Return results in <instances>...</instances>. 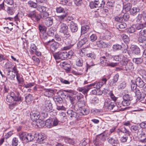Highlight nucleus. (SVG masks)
I'll return each instance as SVG.
<instances>
[{"mask_svg": "<svg viewBox=\"0 0 146 146\" xmlns=\"http://www.w3.org/2000/svg\"><path fill=\"white\" fill-rule=\"evenodd\" d=\"M18 135L20 140L25 143L32 141L35 137L31 133L25 132H20L18 133Z\"/></svg>", "mask_w": 146, "mask_h": 146, "instance_id": "obj_1", "label": "nucleus"}, {"mask_svg": "<svg viewBox=\"0 0 146 146\" xmlns=\"http://www.w3.org/2000/svg\"><path fill=\"white\" fill-rule=\"evenodd\" d=\"M105 2L103 0H95L90 2V6L91 8L98 9V8L104 7Z\"/></svg>", "mask_w": 146, "mask_h": 146, "instance_id": "obj_2", "label": "nucleus"}, {"mask_svg": "<svg viewBox=\"0 0 146 146\" xmlns=\"http://www.w3.org/2000/svg\"><path fill=\"white\" fill-rule=\"evenodd\" d=\"M53 107L51 101L50 100H47L44 102V107L43 109V111L42 114H44V115L45 113L50 111L52 110Z\"/></svg>", "mask_w": 146, "mask_h": 146, "instance_id": "obj_3", "label": "nucleus"}, {"mask_svg": "<svg viewBox=\"0 0 146 146\" xmlns=\"http://www.w3.org/2000/svg\"><path fill=\"white\" fill-rule=\"evenodd\" d=\"M48 44L50 45V50L52 52H54L61 46V45L59 43L54 41L53 39H52L51 41H49L48 42Z\"/></svg>", "mask_w": 146, "mask_h": 146, "instance_id": "obj_4", "label": "nucleus"}, {"mask_svg": "<svg viewBox=\"0 0 146 146\" xmlns=\"http://www.w3.org/2000/svg\"><path fill=\"white\" fill-rule=\"evenodd\" d=\"M27 16L31 18L32 20L35 21H38L40 18V16L37 14L35 11L30 12L27 14Z\"/></svg>", "mask_w": 146, "mask_h": 146, "instance_id": "obj_5", "label": "nucleus"}, {"mask_svg": "<svg viewBox=\"0 0 146 146\" xmlns=\"http://www.w3.org/2000/svg\"><path fill=\"white\" fill-rule=\"evenodd\" d=\"M113 58L116 61H122L123 62V64L124 65L126 64L128 61V59L122 54L115 55L114 56Z\"/></svg>", "mask_w": 146, "mask_h": 146, "instance_id": "obj_6", "label": "nucleus"}, {"mask_svg": "<svg viewBox=\"0 0 146 146\" xmlns=\"http://www.w3.org/2000/svg\"><path fill=\"white\" fill-rule=\"evenodd\" d=\"M34 139L38 143H43V141L46 139V137L41 134H35L33 137Z\"/></svg>", "mask_w": 146, "mask_h": 146, "instance_id": "obj_7", "label": "nucleus"}, {"mask_svg": "<svg viewBox=\"0 0 146 146\" xmlns=\"http://www.w3.org/2000/svg\"><path fill=\"white\" fill-rule=\"evenodd\" d=\"M67 113L68 117L71 118V119L78 120L79 115L76 112L71 110H68Z\"/></svg>", "mask_w": 146, "mask_h": 146, "instance_id": "obj_8", "label": "nucleus"}, {"mask_svg": "<svg viewBox=\"0 0 146 146\" xmlns=\"http://www.w3.org/2000/svg\"><path fill=\"white\" fill-rule=\"evenodd\" d=\"M30 115L31 119L33 121L35 122L40 119V113L37 111L32 112L31 113Z\"/></svg>", "mask_w": 146, "mask_h": 146, "instance_id": "obj_9", "label": "nucleus"}, {"mask_svg": "<svg viewBox=\"0 0 146 146\" xmlns=\"http://www.w3.org/2000/svg\"><path fill=\"white\" fill-rule=\"evenodd\" d=\"M69 25L71 31L72 33H75L78 31V27L77 24L73 21L70 22Z\"/></svg>", "mask_w": 146, "mask_h": 146, "instance_id": "obj_10", "label": "nucleus"}, {"mask_svg": "<svg viewBox=\"0 0 146 146\" xmlns=\"http://www.w3.org/2000/svg\"><path fill=\"white\" fill-rule=\"evenodd\" d=\"M135 83L137 86L142 88L144 85V82L142 79L139 77L136 78L135 80Z\"/></svg>", "mask_w": 146, "mask_h": 146, "instance_id": "obj_11", "label": "nucleus"}, {"mask_svg": "<svg viewBox=\"0 0 146 146\" xmlns=\"http://www.w3.org/2000/svg\"><path fill=\"white\" fill-rule=\"evenodd\" d=\"M60 27V31L63 33H66L68 31V27L66 24L61 23L59 24Z\"/></svg>", "mask_w": 146, "mask_h": 146, "instance_id": "obj_12", "label": "nucleus"}, {"mask_svg": "<svg viewBox=\"0 0 146 146\" xmlns=\"http://www.w3.org/2000/svg\"><path fill=\"white\" fill-rule=\"evenodd\" d=\"M96 42L97 46L100 48H107L109 45L108 43L104 42L102 40L97 41Z\"/></svg>", "mask_w": 146, "mask_h": 146, "instance_id": "obj_13", "label": "nucleus"}, {"mask_svg": "<svg viewBox=\"0 0 146 146\" xmlns=\"http://www.w3.org/2000/svg\"><path fill=\"white\" fill-rule=\"evenodd\" d=\"M130 48L133 53L135 54H138L140 52V48L135 45H132Z\"/></svg>", "mask_w": 146, "mask_h": 146, "instance_id": "obj_14", "label": "nucleus"}, {"mask_svg": "<svg viewBox=\"0 0 146 146\" xmlns=\"http://www.w3.org/2000/svg\"><path fill=\"white\" fill-rule=\"evenodd\" d=\"M90 89V88L85 86L83 87L79 88L78 89V90L80 92H82V93L85 94H87Z\"/></svg>", "mask_w": 146, "mask_h": 146, "instance_id": "obj_15", "label": "nucleus"}, {"mask_svg": "<svg viewBox=\"0 0 146 146\" xmlns=\"http://www.w3.org/2000/svg\"><path fill=\"white\" fill-rule=\"evenodd\" d=\"M53 19L52 17H47L45 18V23L47 27L50 26L53 24Z\"/></svg>", "mask_w": 146, "mask_h": 146, "instance_id": "obj_16", "label": "nucleus"}, {"mask_svg": "<svg viewBox=\"0 0 146 146\" xmlns=\"http://www.w3.org/2000/svg\"><path fill=\"white\" fill-rule=\"evenodd\" d=\"M125 66V70L127 72L132 70L134 68L133 64L131 62H128L127 63Z\"/></svg>", "mask_w": 146, "mask_h": 146, "instance_id": "obj_17", "label": "nucleus"}, {"mask_svg": "<svg viewBox=\"0 0 146 146\" xmlns=\"http://www.w3.org/2000/svg\"><path fill=\"white\" fill-rule=\"evenodd\" d=\"M44 95L48 97L52 96L53 94L54 91L50 89H44Z\"/></svg>", "mask_w": 146, "mask_h": 146, "instance_id": "obj_18", "label": "nucleus"}, {"mask_svg": "<svg viewBox=\"0 0 146 146\" xmlns=\"http://www.w3.org/2000/svg\"><path fill=\"white\" fill-rule=\"evenodd\" d=\"M16 79L18 82V84H20V85H22L24 81L22 76L19 73L16 75Z\"/></svg>", "mask_w": 146, "mask_h": 146, "instance_id": "obj_19", "label": "nucleus"}, {"mask_svg": "<svg viewBox=\"0 0 146 146\" xmlns=\"http://www.w3.org/2000/svg\"><path fill=\"white\" fill-rule=\"evenodd\" d=\"M136 25H133L131 27L127 28V32L129 33H132L135 32L136 30Z\"/></svg>", "mask_w": 146, "mask_h": 146, "instance_id": "obj_20", "label": "nucleus"}, {"mask_svg": "<svg viewBox=\"0 0 146 146\" xmlns=\"http://www.w3.org/2000/svg\"><path fill=\"white\" fill-rule=\"evenodd\" d=\"M12 92L14 94V96L12 97L13 100L14 101H19L21 100V96L18 92Z\"/></svg>", "mask_w": 146, "mask_h": 146, "instance_id": "obj_21", "label": "nucleus"}, {"mask_svg": "<svg viewBox=\"0 0 146 146\" xmlns=\"http://www.w3.org/2000/svg\"><path fill=\"white\" fill-rule=\"evenodd\" d=\"M90 29V27L87 25H86L82 27L81 29V33L82 34H84L88 32Z\"/></svg>", "mask_w": 146, "mask_h": 146, "instance_id": "obj_22", "label": "nucleus"}, {"mask_svg": "<svg viewBox=\"0 0 146 146\" xmlns=\"http://www.w3.org/2000/svg\"><path fill=\"white\" fill-rule=\"evenodd\" d=\"M132 7V4L130 3H128L125 5H124L123 7V9L126 12H128L130 11Z\"/></svg>", "mask_w": 146, "mask_h": 146, "instance_id": "obj_23", "label": "nucleus"}, {"mask_svg": "<svg viewBox=\"0 0 146 146\" xmlns=\"http://www.w3.org/2000/svg\"><path fill=\"white\" fill-rule=\"evenodd\" d=\"M7 76V78L11 80L14 79L15 77V74H13V73L9 70L8 71Z\"/></svg>", "mask_w": 146, "mask_h": 146, "instance_id": "obj_24", "label": "nucleus"}, {"mask_svg": "<svg viewBox=\"0 0 146 146\" xmlns=\"http://www.w3.org/2000/svg\"><path fill=\"white\" fill-rule=\"evenodd\" d=\"M53 100L56 105L61 104L62 102V99L60 97L55 96L53 98Z\"/></svg>", "mask_w": 146, "mask_h": 146, "instance_id": "obj_25", "label": "nucleus"}, {"mask_svg": "<svg viewBox=\"0 0 146 146\" xmlns=\"http://www.w3.org/2000/svg\"><path fill=\"white\" fill-rule=\"evenodd\" d=\"M87 41L86 37L84 38L83 39L77 43V46L79 48L81 47L83 44L86 43Z\"/></svg>", "mask_w": 146, "mask_h": 146, "instance_id": "obj_26", "label": "nucleus"}, {"mask_svg": "<svg viewBox=\"0 0 146 146\" xmlns=\"http://www.w3.org/2000/svg\"><path fill=\"white\" fill-rule=\"evenodd\" d=\"M36 125L37 126L39 127H43L45 125V123L44 121L40 119L36 121Z\"/></svg>", "mask_w": 146, "mask_h": 146, "instance_id": "obj_27", "label": "nucleus"}, {"mask_svg": "<svg viewBox=\"0 0 146 146\" xmlns=\"http://www.w3.org/2000/svg\"><path fill=\"white\" fill-rule=\"evenodd\" d=\"M103 140H101L100 137L96 138L94 141V144L96 146L101 145L103 143Z\"/></svg>", "mask_w": 146, "mask_h": 146, "instance_id": "obj_28", "label": "nucleus"}, {"mask_svg": "<svg viewBox=\"0 0 146 146\" xmlns=\"http://www.w3.org/2000/svg\"><path fill=\"white\" fill-rule=\"evenodd\" d=\"M25 101L28 104L30 103L33 100V96L31 94H29L25 97Z\"/></svg>", "mask_w": 146, "mask_h": 146, "instance_id": "obj_29", "label": "nucleus"}, {"mask_svg": "<svg viewBox=\"0 0 146 146\" xmlns=\"http://www.w3.org/2000/svg\"><path fill=\"white\" fill-rule=\"evenodd\" d=\"M45 125L48 127L50 128L53 127L52 120L50 119L46 120L45 122Z\"/></svg>", "mask_w": 146, "mask_h": 146, "instance_id": "obj_30", "label": "nucleus"}, {"mask_svg": "<svg viewBox=\"0 0 146 146\" xmlns=\"http://www.w3.org/2000/svg\"><path fill=\"white\" fill-rule=\"evenodd\" d=\"M133 60L136 64H140L143 62V59L142 57L135 58H133Z\"/></svg>", "mask_w": 146, "mask_h": 146, "instance_id": "obj_31", "label": "nucleus"}, {"mask_svg": "<svg viewBox=\"0 0 146 146\" xmlns=\"http://www.w3.org/2000/svg\"><path fill=\"white\" fill-rule=\"evenodd\" d=\"M140 129V127L138 126L137 125H133L130 128L131 130L135 133L138 132Z\"/></svg>", "mask_w": 146, "mask_h": 146, "instance_id": "obj_32", "label": "nucleus"}, {"mask_svg": "<svg viewBox=\"0 0 146 146\" xmlns=\"http://www.w3.org/2000/svg\"><path fill=\"white\" fill-rule=\"evenodd\" d=\"M108 139L109 142L111 144H117L118 143V141L116 139H114L112 137H109Z\"/></svg>", "mask_w": 146, "mask_h": 146, "instance_id": "obj_33", "label": "nucleus"}, {"mask_svg": "<svg viewBox=\"0 0 146 146\" xmlns=\"http://www.w3.org/2000/svg\"><path fill=\"white\" fill-rule=\"evenodd\" d=\"M13 96L14 94L13 92L11 93L10 94H9L7 95L6 99V101L9 102H11L13 100V98L12 97H13Z\"/></svg>", "mask_w": 146, "mask_h": 146, "instance_id": "obj_34", "label": "nucleus"}, {"mask_svg": "<svg viewBox=\"0 0 146 146\" xmlns=\"http://www.w3.org/2000/svg\"><path fill=\"white\" fill-rule=\"evenodd\" d=\"M117 65V64L116 63L111 62L106 63L105 62V64H104V66H108L111 67H113Z\"/></svg>", "mask_w": 146, "mask_h": 146, "instance_id": "obj_35", "label": "nucleus"}, {"mask_svg": "<svg viewBox=\"0 0 146 146\" xmlns=\"http://www.w3.org/2000/svg\"><path fill=\"white\" fill-rule=\"evenodd\" d=\"M140 9L139 8L137 7H133L132 9H131L130 13L131 14L133 15L136 13L139 12Z\"/></svg>", "mask_w": 146, "mask_h": 146, "instance_id": "obj_36", "label": "nucleus"}, {"mask_svg": "<svg viewBox=\"0 0 146 146\" xmlns=\"http://www.w3.org/2000/svg\"><path fill=\"white\" fill-rule=\"evenodd\" d=\"M117 28H119L121 29H123L126 27L127 25L125 23L121 22L117 24Z\"/></svg>", "mask_w": 146, "mask_h": 146, "instance_id": "obj_37", "label": "nucleus"}, {"mask_svg": "<svg viewBox=\"0 0 146 146\" xmlns=\"http://www.w3.org/2000/svg\"><path fill=\"white\" fill-rule=\"evenodd\" d=\"M19 140L18 138L16 137H14L12 141V146H17L18 144Z\"/></svg>", "mask_w": 146, "mask_h": 146, "instance_id": "obj_38", "label": "nucleus"}, {"mask_svg": "<svg viewBox=\"0 0 146 146\" xmlns=\"http://www.w3.org/2000/svg\"><path fill=\"white\" fill-rule=\"evenodd\" d=\"M90 111L88 110H87L86 108H82L81 111L80 113L82 114V115H86L88 114L89 113Z\"/></svg>", "mask_w": 146, "mask_h": 146, "instance_id": "obj_39", "label": "nucleus"}, {"mask_svg": "<svg viewBox=\"0 0 146 146\" xmlns=\"http://www.w3.org/2000/svg\"><path fill=\"white\" fill-rule=\"evenodd\" d=\"M60 53V52H58L53 54V56L55 59H61Z\"/></svg>", "mask_w": 146, "mask_h": 146, "instance_id": "obj_40", "label": "nucleus"}, {"mask_svg": "<svg viewBox=\"0 0 146 146\" xmlns=\"http://www.w3.org/2000/svg\"><path fill=\"white\" fill-rule=\"evenodd\" d=\"M122 36L123 40L124 42L126 43H129L130 40L128 36L125 34H123Z\"/></svg>", "mask_w": 146, "mask_h": 146, "instance_id": "obj_41", "label": "nucleus"}, {"mask_svg": "<svg viewBox=\"0 0 146 146\" xmlns=\"http://www.w3.org/2000/svg\"><path fill=\"white\" fill-rule=\"evenodd\" d=\"M94 88L99 89L103 86V83L101 82H94Z\"/></svg>", "mask_w": 146, "mask_h": 146, "instance_id": "obj_42", "label": "nucleus"}, {"mask_svg": "<svg viewBox=\"0 0 146 146\" xmlns=\"http://www.w3.org/2000/svg\"><path fill=\"white\" fill-rule=\"evenodd\" d=\"M123 99L124 100L131 101L132 100V98L131 96L128 94H126L123 96Z\"/></svg>", "mask_w": 146, "mask_h": 146, "instance_id": "obj_43", "label": "nucleus"}, {"mask_svg": "<svg viewBox=\"0 0 146 146\" xmlns=\"http://www.w3.org/2000/svg\"><path fill=\"white\" fill-rule=\"evenodd\" d=\"M61 59L64 60L67 58V54L66 52H60Z\"/></svg>", "mask_w": 146, "mask_h": 146, "instance_id": "obj_44", "label": "nucleus"}, {"mask_svg": "<svg viewBox=\"0 0 146 146\" xmlns=\"http://www.w3.org/2000/svg\"><path fill=\"white\" fill-rule=\"evenodd\" d=\"M67 99L69 100L72 104L74 103V101L75 100V98L72 97H71L70 95L68 94H67Z\"/></svg>", "mask_w": 146, "mask_h": 146, "instance_id": "obj_45", "label": "nucleus"}, {"mask_svg": "<svg viewBox=\"0 0 146 146\" xmlns=\"http://www.w3.org/2000/svg\"><path fill=\"white\" fill-rule=\"evenodd\" d=\"M39 30L40 32L42 33L46 32V28L44 26L42 25H39L38 27Z\"/></svg>", "mask_w": 146, "mask_h": 146, "instance_id": "obj_46", "label": "nucleus"}, {"mask_svg": "<svg viewBox=\"0 0 146 146\" xmlns=\"http://www.w3.org/2000/svg\"><path fill=\"white\" fill-rule=\"evenodd\" d=\"M83 61L81 58H78L76 61V64L79 66H82L83 65Z\"/></svg>", "mask_w": 146, "mask_h": 146, "instance_id": "obj_47", "label": "nucleus"}, {"mask_svg": "<svg viewBox=\"0 0 146 146\" xmlns=\"http://www.w3.org/2000/svg\"><path fill=\"white\" fill-rule=\"evenodd\" d=\"M38 11L40 12H44L46 11V7L43 6H38L37 8Z\"/></svg>", "mask_w": 146, "mask_h": 146, "instance_id": "obj_48", "label": "nucleus"}, {"mask_svg": "<svg viewBox=\"0 0 146 146\" xmlns=\"http://www.w3.org/2000/svg\"><path fill=\"white\" fill-rule=\"evenodd\" d=\"M138 41L139 42L143 43L146 41V37L139 36L138 38Z\"/></svg>", "mask_w": 146, "mask_h": 146, "instance_id": "obj_49", "label": "nucleus"}, {"mask_svg": "<svg viewBox=\"0 0 146 146\" xmlns=\"http://www.w3.org/2000/svg\"><path fill=\"white\" fill-rule=\"evenodd\" d=\"M111 100L108 98L106 99L105 100L104 104L105 107L107 108L111 103Z\"/></svg>", "mask_w": 146, "mask_h": 146, "instance_id": "obj_50", "label": "nucleus"}, {"mask_svg": "<svg viewBox=\"0 0 146 146\" xmlns=\"http://www.w3.org/2000/svg\"><path fill=\"white\" fill-rule=\"evenodd\" d=\"M131 102L129 101L124 100L121 102V104L122 106H129Z\"/></svg>", "mask_w": 146, "mask_h": 146, "instance_id": "obj_51", "label": "nucleus"}, {"mask_svg": "<svg viewBox=\"0 0 146 146\" xmlns=\"http://www.w3.org/2000/svg\"><path fill=\"white\" fill-rule=\"evenodd\" d=\"M29 5L31 7L35 8L37 6V4L31 1H30L28 2Z\"/></svg>", "mask_w": 146, "mask_h": 146, "instance_id": "obj_52", "label": "nucleus"}, {"mask_svg": "<svg viewBox=\"0 0 146 146\" xmlns=\"http://www.w3.org/2000/svg\"><path fill=\"white\" fill-rule=\"evenodd\" d=\"M108 11V10L107 9L105 8L102 9L101 10V12L102 13V16L104 17L106 16L107 15L106 13Z\"/></svg>", "mask_w": 146, "mask_h": 146, "instance_id": "obj_53", "label": "nucleus"}, {"mask_svg": "<svg viewBox=\"0 0 146 146\" xmlns=\"http://www.w3.org/2000/svg\"><path fill=\"white\" fill-rule=\"evenodd\" d=\"M139 36L146 37V29L141 30L139 32Z\"/></svg>", "mask_w": 146, "mask_h": 146, "instance_id": "obj_54", "label": "nucleus"}, {"mask_svg": "<svg viewBox=\"0 0 146 146\" xmlns=\"http://www.w3.org/2000/svg\"><path fill=\"white\" fill-rule=\"evenodd\" d=\"M63 34H64L63 37L65 40H66V39L69 38L71 37V35L68 31Z\"/></svg>", "mask_w": 146, "mask_h": 146, "instance_id": "obj_55", "label": "nucleus"}, {"mask_svg": "<svg viewBox=\"0 0 146 146\" xmlns=\"http://www.w3.org/2000/svg\"><path fill=\"white\" fill-rule=\"evenodd\" d=\"M56 10V12L58 13H65V11L64 10V9L60 7L57 8Z\"/></svg>", "mask_w": 146, "mask_h": 146, "instance_id": "obj_56", "label": "nucleus"}, {"mask_svg": "<svg viewBox=\"0 0 146 146\" xmlns=\"http://www.w3.org/2000/svg\"><path fill=\"white\" fill-rule=\"evenodd\" d=\"M114 1L113 0H108L106 5L107 6L110 7L113 6Z\"/></svg>", "mask_w": 146, "mask_h": 146, "instance_id": "obj_57", "label": "nucleus"}, {"mask_svg": "<svg viewBox=\"0 0 146 146\" xmlns=\"http://www.w3.org/2000/svg\"><path fill=\"white\" fill-rule=\"evenodd\" d=\"M86 56L88 57H90L93 59H95L96 57V54L94 52L88 54Z\"/></svg>", "mask_w": 146, "mask_h": 146, "instance_id": "obj_58", "label": "nucleus"}, {"mask_svg": "<svg viewBox=\"0 0 146 146\" xmlns=\"http://www.w3.org/2000/svg\"><path fill=\"white\" fill-rule=\"evenodd\" d=\"M122 46L121 45L118 44L113 45V48L115 50H119L121 49Z\"/></svg>", "mask_w": 146, "mask_h": 146, "instance_id": "obj_59", "label": "nucleus"}, {"mask_svg": "<svg viewBox=\"0 0 146 146\" xmlns=\"http://www.w3.org/2000/svg\"><path fill=\"white\" fill-rule=\"evenodd\" d=\"M131 89L133 91L135 90L137 88V86L136 85V84L135 83H134L132 81H131Z\"/></svg>", "mask_w": 146, "mask_h": 146, "instance_id": "obj_60", "label": "nucleus"}, {"mask_svg": "<svg viewBox=\"0 0 146 146\" xmlns=\"http://www.w3.org/2000/svg\"><path fill=\"white\" fill-rule=\"evenodd\" d=\"M97 37L96 35L95 34H92L90 37V41L93 42L95 41L97 39Z\"/></svg>", "mask_w": 146, "mask_h": 146, "instance_id": "obj_61", "label": "nucleus"}, {"mask_svg": "<svg viewBox=\"0 0 146 146\" xmlns=\"http://www.w3.org/2000/svg\"><path fill=\"white\" fill-rule=\"evenodd\" d=\"M112 35L110 34L109 32V34H107L105 35H104V36H103L102 37L103 39L108 40L110 39Z\"/></svg>", "mask_w": 146, "mask_h": 146, "instance_id": "obj_62", "label": "nucleus"}, {"mask_svg": "<svg viewBox=\"0 0 146 146\" xmlns=\"http://www.w3.org/2000/svg\"><path fill=\"white\" fill-rule=\"evenodd\" d=\"M13 8L12 7H8L7 9V13L10 15H12L14 13L13 10Z\"/></svg>", "mask_w": 146, "mask_h": 146, "instance_id": "obj_63", "label": "nucleus"}, {"mask_svg": "<svg viewBox=\"0 0 146 146\" xmlns=\"http://www.w3.org/2000/svg\"><path fill=\"white\" fill-rule=\"evenodd\" d=\"M119 75L118 74H116L113 77V84L116 83L118 80Z\"/></svg>", "mask_w": 146, "mask_h": 146, "instance_id": "obj_64", "label": "nucleus"}]
</instances>
